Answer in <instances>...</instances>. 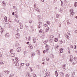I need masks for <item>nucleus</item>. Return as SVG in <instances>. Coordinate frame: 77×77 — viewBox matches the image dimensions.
Wrapping results in <instances>:
<instances>
[{"instance_id":"9b49d317","label":"nucleus","mask_w":77,"mask_h":77,"mask_svg":"<svg viewBox=\"0 0 77 77\" xmlns=\"http://www.w3.org/2000/svg\"><path fill=\"white\" fill-rule=\"evenodd\" d=\"M15 56V54L14 53H11V57H14Z\"/></svg>"},{"instance_id":"58836bf2","label":"nucleus","mask_w":77,"mask_h":77,"mask_svg":"<svg viewBox=\"0 0 77 77\" xmlns=\"http://www.w3.org/2000/svg\"><path fill=\"white\" fill-rule=\"evenodd\" d=\"M74 13L72 12L71 13V14H70V15H74Z\"/></svg>"},{"instance_id":"1a4fd4ad","label":"nucleus","mask_w":77,"mask_h":77,"mask_svg":"<svg viewBox=\"0 0 77 77\" xmlns=\"http://www.w3.org/2000/svg\"><path fill=\"white\" fill-rule=\"evenodd\" d=\"M45 47L47 48V50L49 49V47L48 46V45H45Z\"/></svg>"},{"instance_id":"cd10ccee","label":"nucleus","mask_w":77,"mask_h":77,"mask_svg":"<svg viewBox=\"0 0 77 77\" xmlns=\"http://www.w3.org/2000/svg\"><path fill=\"white\" fill-rule=\"evenodd\" d=\"M66 77H69V74L68 75V74H66Z\"/></svg>"},{"instance_id":"5701e85b","label":"nucleus","mask_w":77,"mask_h":77,"mask_svg":"<svg viewBox=\"0 0 77 77\" xmlns=\"http://www.w3.org/2000/svg\"><path fill=\"white\" fill-rule=\"evenodd\" d=\"M20 28L21 29H22L23 28V25L20 26Z\"/></svg>"},{"instance_id":"4468645a","label":"nucleus","mask_w":77,"mask_h":77,"mask_svg":"<svg viewBox=\"0 0 77 77\" xmlns=\"http://www.w3.org/2000/svg\"><path fill=\"white\" fill-rule=\"evenodd\" d=\"M63 48H61L60 49V53H63Z\"/></svg>"},{"instance_id":"6e6d98bb","label":"nucleus","mask_w":77,"mask_h":77,"mask_svg":"<svg viewBox=\"0 0 77 77\" xmlns=\"http://www.w3.org/2000/svg\"><path fill=\"white\" fill-rule=\"evenodd\" d=\"M29 42H27V43H26V44H29Z\"/></svg>"},{"instance_id":"c9c22d12","label":"nucleus","mask_w":77,"mask_h":77,"mask_svg":"<svg viewBox=\"0 0 77 77\" xmlns=\"http://www.w3.org/2000/svg\"><path fill=\"white\" fill-rule=\"evenodd\" d=\"M0 64H4V63H3L1 61H0Z\"/></svg>"},{"instance_id":"f704fd0d","label":"nucleus","mask_w":77,"mask_h":77,"mask_svg":"<svg viewBox=\"0 0 77 77\" xmlns=\"http://www.w3.org/2000/svg\"><path fill=\"white\" fill-rule=\"evenodd\" d=\"M66 38H67V39H69V37L68 35H67L66 36Z\"/></svg>"},{"instance_id":"6ab92c4d","label":"nucleus","mask_w":77,"mask_h":77,"mask_svg":"<svg viewBox=\"0 0 77 77\" xmlns=\"http://www.w3.org/2000/svg\"><path fill=\"white\" fill-rule=\"evenodd\" d=\"M74 6L75 7H76L77 6V2H75L74 4Z\"/></svg>"},{"instance_id":"603ef678","label":"nucleus","mask_w":77,"mask_h":77,"mask_svg":"<svg viewBox=\"0 0 77 77\" xmlns=\"http://www.w3.org/2000/svg\"><path fill=\"white\" fill-rule=\"evenodd\" d=\"M37 11H38V12H39V9H37Z\"/></svg>"},{"instance_id":"ddd939ff","label":"nucleus","mask_w":77,"mask_h":77,"mask_svg":"<svg viewBox=\"0 0 77 77\" xmlns=\"http://www.w3.org/2000/svg\"><path fill=\"white\" fill-rule=\"evenodd\" d=\"M39 32L40 33H42V32H43V31H42V29H40L39 30Z\"/></svg>"},{"instance_id":"680f3d73","label":"nucleus","mask_w":77,"mask_h":77,"mask_svg":"<svg viewBox=\"0 0 77 77\" xmlns=\"http://www.w3.org/2000/svg\"><path fill=\"white\" fill-rule=\"evenodd\" d=\"M45 64V63L43 62L42 63V64H43V65H44V64Z\"/></svg>"},{"instance_id":"0e129e2a","label":"nucleus","mask_w":77,"mask_h":77,"mask_svg":"<svg viewBox=\"0 0 77 77\" xmlns=\"http://www.w3.org/2000/svg\"><path fill=\"white\" fill-rule=\"evenodd\" d=\"M66 66V65H65L64 66H63V67H64L65 68V66Z\"/></svg>"},{"instance_id":"a211bd4d","label":"nucleus","mask_w":77,"mask_h":77,"mask_svg":"<svg viewBox=\"0 0 77 77\" xmlns=\"http://www.w3.org/2000/svg\"><path fill=\"white\" fill-rule=\"evenodd\" d=\"M33 42H34V43H35V42H36V39L35 38H34L33 39Z\"/></svg>"},{"instance_id":"3c124183","label":"nucleus","mask_w":77,"mask_h":77,"mask_svg":"<svg viewBox=\"0 0 77 77\" xmlns=\"http://www.w3.org/2000/svg\"><path fill=\"white\" fill-rule=\"evenodd\" d=\"M72 48H73V45H71V46H70Z\"/></svg>"},{"instance_id":"f257e3e1","label":"nucleus","mask_w":77,"mask_h":77,"mask_svg":"<svg viewBox=\"0 0 77 77\" xmlns=\"http://www.w3.org/2000/svg\"><path fill=\"white\" fill-rule=\"evenodd\" d=\"M14 63L15 64V66H19V63H18V62L15 61L14 62Z\"/></svg>"},{"instance_id":"4d7b16f0","label":"nucleus","mask_w":77,"mask_h":77,"mask_svg":"<svg viewBox=\"0 0 77 77\" xmlns=\"http://www.w3.org/2000/svg\"><path fill=\"white\" fill-rule=\"evenodd\" d=\"M12 15H14V12H13Z\"/></svg>"},{"instance_id":"bb28decb","label":"nucleus","mask_w":77,"mask_h":77,"mask_svg":"<svg viewBox=\"0 0 77 77\" xmlns=\"http://www.w3.org/2000/svg\"><path fill=\"white\" fill-rule=\"evenodd\" d=\"M59 47V45H57L56 47V48H55V49H58V48Z\"/></svg>"},{"instance_id":"7ed1b4c3","label":"nucleus","mask_w":77,"mask_h":77,"mask_svg":"<svg viewBox=\"0 0 77 77\" xmlns=\"http://www.w3.org/2000/svg\"><path fill=\"white\" fill-rule=\"evenodd\" d=\"M60 74L61 75V77H64V76H65L64 73H63V72H60Z\"/></svg>"},{"instance_id":"37998d69","label":"nucleus","mask_w":77,"mask_h":77,"mask_svg":"<svg viewBox=\"0 0 77 77\" xmlns=\"http://www.w3.org/2000/svg\"><path fill=\"white\" fill-rule=\"evenodd\" d=\"M11 76H14V75L13 74H11Z\"/></svg>"},{"instance_id":"e433bc0d","label":"nucleus","mask_w":77,"mask_h":77,"mask_svg":"<svg viewBox=\"0 0 77 77\" xmlns=\"http://www.w3.org/2000/svg\"><path fill=\"white\" fill-rule=\"evenodd\" d=\"M77 59V57H75L74 58V60H76Z\"/></svg>"},{"instance_id":"49530a36","label":"nucleus","mask_w":77,"mask_h":77,"mask_svg":"<svg viewBox=\"0 0 77 77\" xmlns=\"http://www.w3.org/2000/svg\"><path fill=\"white\" fill-rule=\"evenodd\" d=\"M75 72H73V73H72V75H75Z\"/></svg>"},{"instance_id":"5fc2aeb1","label":"nucleus","mask_w":77,"mask_h":77,"mask_svg":"<svg viewBox=\"0 0 77 77\" xmlns=\"http://www.w3.org/2000/svg\"><path fill=\"white\" fill-rule=\"evenodd\" d=\"M29 23H32V21H30Z\"/></svg>"},{"instance_id":"c756f323","label":"nucleus","mask_w":77,"mask_h":77,"mask_svg":"<svg viewBox=\"0 0 77 77\" xmlns=\"http://www.w3.org/2000/svg\"><path fill=\"white\" fill-rule=\"evenodd\" d=\"M2 55H3V54L0 52V57H2Z\"/></svg>"},{"instance_id":"412c9836","label":"nucleus","mask_w":77,"mask_h":77,"mask_svg":"<svg viewBox=\"0 0 77 77\" xmlns=\"http://www.w3.org/2000/svg\"><path fill=\"white\" fill-rule=\"evenodd\" d=\"M48 42V40H46L43 42V43L44 44H46V43Z\"/></svg>"},{"instance_id":"052dcab7","label":"nucleus","mask_w":77,"mask_h":77,"mask_svg":"<svg viewBox=\"0 0 77 77\" xmlns=\"http://www.w3.org/2000/svg\"><path fill=\"white\" fill-rule=\"evenodd\" d=\"M47 23L48 24H50V23L49 22Z\"/></svg>"},{"instance_id":"aec40b11","label":"nucleus","mask_w":77,"mask_h":77,"mask_svg":"<svg viewBox=\"0 0 77 77\" xmlns=\"http://www.w3.org/2000/svg\"><path fill=\"white\" fill-rule=\"evenodd\" d=\"M37 52L38 53V54L39 55H40V52L39 51V50H38L37 51Z\"/></svg>"},{"instance_id":"c85d7f7f","label":"nucleus","mask_w":77,"mask_h":77,"mask_svg":"<svg viewBox=\"0 0 77 77\" xmlns=\"http://www.w3.org/2000/svg\"><path fill=\"white\" fill-rule=\"evenodd\" d=\"M69 11L70 12H71L72 13V12H73V10H72V9H71Z\"/></svg>"},{"instance_id":"a18cd8bd","label":"nucleus","mask_w":77,"mask_h":77,"mask_svg":"<svg viewBox=\"0 0 77 77\" xmlns=\"http://www.w3.org/2000/svg\"><path fill=\"white\" fill-rule=\"evenodd\" d=\"M72 65H75V63H72Z\"/></svg>"},{"instance_id":"69168bd1","label":"nucleus","mask_w":77,"mask_h":77,"mask_svg":"<svg viewBox=\"0 0 77 77\" xmlns=\"http://www.w3.org/2000/svg\"><path fill=\"white\" fill-rule=\"evenodd\" d=\"M72 77H74V75H72Z\"/></svg>"},{"instance_id":"39448f33","label":"nucleus","mask_w":77,"mask_h":77,"mask_svg":"<svg viewBox=\"0 0 77 77\" xmlns=\"http://www.w3.org/2000/svg\"><path fill=\"white\" fill-rule=\"evenodd\" d=\"M16 37L17 38H20V34L19 33H17L16 35Z\"/></svg>"},{"instance_id":"b1692460","label":"nucleus","mask_w":77,"mask_h":77,"mask_svg":"<svg viewBox=\"0 0 77 77\" xmlns=\"http://www.w3.org/2000/svg\"><path fill=\"white\" fill-rule=\"evenodd\" d=\"M26 75H28V77H30V73H28V74H27Z\"/></svg>"},{"instance_id":"338daca9","label":"nucleus","mask_w":77,"mask_h":77,"mask_svg":"<svg viewBox=\"0 0 77 77\" xmlns=\"http://www.w3.org/2000/svg\"><path fill=\"white\" fill-rule=\"evenodd\" d=\"M12 60L14 61V59H12Z\"/></svg>"},{"instance_id":"a19ab883","label":"nucleus","mask_w":77,"mask_h":77,"mask_svg":"<svg viewBox=\"0 0 77 77\" xmlns=\"http://www.w3.org/2000/svg\"><path fill=\"white\" fill-rule=\"evenodd\" d=\"M38 27L39 29L41 27V26H40V25H38Z\"/></svg>"},{"instance_id":"dca6fc26","label":"nucleus","mask_w":77,"mask_h":77,"mask_svg":"<svg viewBox=\"0 0 77 77\" xmlns=\"http://www.w3.org/2000/svg\"><path fill=\"white\" fill-rule=\"evenodd\" d=\"M0 76L1 77H3V74L2 73H0Z\"/></svg>"},{"instance_id":"a878e982","label":"nucleus","mask_w":77,"mask_h":77,"mask_svg":"<svg viewBox=\"0 0 77 77\" xmlns=\"http://www.w3.org/2000/svg\"><path fill=\"white\" fill-rule=\"evenodd\" d=\"M45 27H48V25H47V24H45L44 25Z\"/></svg>"},{"instance_id":"6e6552de","label":"nucleus","mask_w":77,"mask_h":77,"mask_svg":"<svg viewBox=\"0 0 77 77\" xmlns=\"http://www.w3.org/2000/svg\"><path fill=\"white\" fill-rule=\"evenodd\" d=\"M55 75L56 77H57L58 76V73H57V70H56V71L55 72Z\"/></svg>"},{"instance_id":"473e14b6","label":"nucleus","mask_w":77,"mask_h":77,"mask_svg":"<svg viewBox=\"0 0 77 77\" xmlns=\"http://www.w3.org/2000/svg\"><path fill=\"white\" fill-rule=\"evenodd\" d=\"M30 69H31V72H32V71H33V69H32V68H30Z\"/></svg>"},{"instance_id":"20e7f679","label":"nucleus","mask_w":77,"mask_h":77,"mask_svg":"<svg viewBox=\"0 0 77 77\" xmlns=\"http://www.w3.org/2000/svg\"><path fill=\"white\" fill-rule=\"evenodd\" d=\"M50 72H46L45 74L46 76H50Z\"/></svg>"},{"instance_id":"e2e57ef3","label":"nucleus","mask_w":77,"mask_h":77,"mask_svg":"<svg viewBox=\"0 0 77 77\" xmlns=\"http://www.w3.org/2000/svg\"><path fill=\"white\" fill-rule=\"evenodd\" d=\"M42 2H44V0H41Z\"/></svg>"},{"instance_id":"ea45409f","label":"nucleus","mask_w":77,"mask_h":77,"mask_svg":"<svg viewBox=\"0 0 77 77\" xmlns=\"http://www.w3.org/2000/svg\"><path fill=\"white\" fill-rule=\"evenodd\" d=\"M14 51V50H13V49H11V50H10V53H11V52H12V51Z\"/></svg>"},{"instance_id":"c03bdc74","label":"nucleus","mask_w":77,"mask_h":77,"mask_svg":"<svg viewBox=\"0 0 77 77\" xmlns=\"http://www.w3.org/2000/svg\"><path fill=\"white\" fill-rule=\"evenodd\" d=\"M19 24H20V26H22V25H23L22 24V23H19Z\"/></svg>"},{"instance_id":"2eb2a0df","label":"nucleus","mask_w":77,"mask_h":77,"mask_svg":"<svg viewBox=\"0 0 77 77\" xmlns=\"http://www.w3.org/2000/svg\"><path fill=\"white\" fill-rule=\"evenodd\" d=\"M35 54L34 52H32V56H34Z\"/></svg>"},{"instance_id":"4be33fe9","label":"nucleus","mask_w":77,"mask_h":77,"mask_svg":"<svg viewBox=\"0 0 77 77\" xmlns=\"http://www.w3.org/2000/svg\"><path fill=\"white\" fill-rule=\"evenodd\" d=\"M24 63H22L20 65V66H24Z\"/></svg>"},{"instance_id":"864d4df0","label":"nucleus","mask_w":77,"mask_h":77,"mask_svg":"<svg viewBox=\"0 0 77 77\" xmlns=\"http://www.w3.org/2000/svg\"><path fill=\"white\" fill-rule=\"evenodd\" d=\"M64 71H65V68H63Z\"/></svg>"},{"instance_id":"774afa93","label":"nucleus","mask_w":77,"mask_h":77,"mask_svg":"<svg viewBox=\"0 0 77 77\" xmlns=\"http://www.w3.org/2000/svg\"><path fill=\"white\" fill-rule=\"evenodd\" d=\"M75 18H77V16H76L75 17Z\"/></svg>"},{"instance_id":"bf43d9fd","label":"nucleus","mask_w":77,"mask_h":77,"mask_svg":"<svg viewBox=\"0 0 77 77\" xmlns=\"http://www.w3.org/2000/svg\"><path fill=\"white\" fill-rule=\"evenodd\" d=\"M76 45H75V48H76Z\"/></svg>"},{"instance_id":"13d9d810","label":"nucleus","mask_w":77,"mask_h":77,"mask_svg":"<svg viewBox=\"0 0 77 77\" xmlns=\"http://www.w3.org/2000/svg\"><path fill=\"white\" fill-rule=\"evenodd\" d=\"M3 30L2 31V32H1L2 34V33H3Z\"/></svg>"},{"instance_id":"393cba45","label":"nucleus","mask_w":77,"mask_h":77,"mask_svg":"<svg viewBox=\"0 0 77 77\" xmlns=\"http://www.w3.org/2000/svg\"><path fill=\"white\" fill-rule=\"evenodd\" d=\"M46 52H47V50H45L44 51H43L44 54H45L46 53Z\"/></svg>"},{"instance_id":"de8ad7c7","label":"nucleus","mask_w":77,"mask_h":77,"mask_svg":"<svg viewBox=\"0 0 77 77\" xmlns=\"http://www.w3.org/2000/svg\"><path fill=\"white\" fill-rule=\"evenodd\" d=\"M30 48H31V49H32L33 48V47L32 46H30Z\"/></svg>"},{"instance_id":"4c0bfd02","label":"nucleus","mask_w":77,"mask_h":77,"mask_svg":"<svg viewBox=\"0 0 77 77\" xmlns=\"http://www.w3.org/2000/svg\"><path fill=\"white\" fill-rule=\"evenodd\" d=\"M26 66H29V63H27L26 64Z\"/></svg>"},{"instance_id":"09e8293b","label":"nucleus","mask_w":77,"mask_h":77,"mask_svg":"<svg viewBox=\"0 0 77 77\" xmlns=\"http://www.w3.org/2000/svg\"><path fill=\"white\" fill-rule=\"evenodd\" d=\"M2 3H3V4H5V2L4 1H3L2 2Z\"/></svg>"},{"instance_id":"423d86ee","label":"nucleus","mask_w":77,"mask_h":77,"mask_svg":"<svg viewBox=\"0 0 77 77\" xmlns=\"http://www.w3.org/2000/svg\"><path fill=\"white\" fill-rule=\"evenodd\" d=\"M5 36L6 38H8L9 37V33H6L5 34Z\"/></svg>"},{"instance_id":"79ce46f5","label":"nucleus","mask_w":77,"mask_h":77,"mask_svg":"<svg viewBox=\"0 0 77 77\" xmlns=\"http://www.w3.org/2000/svg\"><path fill=\"white\" fill-rule=\"evenodd\" d=\"M5 73H8V72L7 71H5Z\"/></svg>"},{"instance_id":"f3484780","label":"nucleus","mask_w":77,"mask_h":77,"mask_svg":"<svg viewBox=\"0 0 77 77\" xmlns=\"http://www.w3.org/2000/svg\"><path fill=\"white\" fill-rule=\"evenodd\" d=\"M54 35H51L50 36V37L51 38H54Z\"/></svg>"},{"instance_id":"8fccbe9b","label":"nucleus","mask_w":77,"mask_h":77,"mask_svg":"<svg viewBox=\"0 0 77 77\" xmlns=\"http://www.w3.org/2000/svg\"><path fill=\"white\" fill-rule=\"evenodd\" d=\"M42 60V61H44L45 60V59L44 58H43Z\"/></svg>"},{"instance_id":"f8f14e48","label":"nucleus","mask_w":77,"mask_h":77,"mask_svg":"<svg viewBox=\"0 0 77 77\" xmlns=\"http://www.w3.org/2000/svg\"><path fill=\"white\" fill-rule=\"evenodd\" d=\"M15 60H16V61H17V62H18V61H19V60H18V57H16L15 58Z\"/></svg>"},{"instance_id":"0eeeda50","label":"nucleus","mask_w":77,"mask_h":77,"mask_svg":"<svg viewBox=\"0 0 77 77\" xmlns=\"http://www.w3.org/2000/svg\"><path fill=\"white\" fill-rule=\"evenodd\" d=\"M49 29H50V28L49 27H48L47 29H46V30L45 31V32H48V31L49 30Z\"/></svg>"},{"instance_id":"f03ea898","label":"nucleus","mask_w":77,"mask_h":77,"mask_svg":"<svg viewBox=\"0 0 77 77\" xmlns=\"http://www.w3.org/2000/svg\"><path fill=\"white\" fill-rule=\"evenodd\" d=\"M21 50V47H19L17 49V52H20Z\"/></svg>"},{"instance_id":"72a5a7b5","label":"nucleus","mask_w":77,"mask_h":77,"mask_svg":"<svg viewBox=\"0 0 77 77\" xmlns=\"http://www.w3.org/2000/svg\"><path fill=\"white\" fill-rule=\"evenodd\" d=\"M32 74H33V75L34 77H36V75L35 74H34L33 73Z\"/></svg>"},{"instance_id":"9d476101","label":"nucleus","mask_w":77,"mask_h":77,"mask_svg":"<svg viewBox=\"0 0 77 77\" xmlns=\"http://www.w3.org/2000/svg\"><path fill=\"white\" fill-rule=\"evenodd\" d=\"M54 41L55 42H57L58 41V38H54Z\"/></svg>"},{"instance_id":"2f4dec72","label":"nucleus","mask_w":77,"mask_h":77,"mask_svg":"<svg viewBox=\"0 0 77 77\" xmlns=\"http://www.w3.org/2000/svg\"><path fill=\"white\" fill-rule=\"evenodd\" d=\"M4 19L5 21H6L7 20V17H5Z\"/></svg>"},{"instance_id":"7c9ffc66","label":"nucleus","mask_w":77,"mask_h":77,"mask_svg":"<svg viewBox=\"0 0 77 77\" xmlns=\"http://www.w3.org/2000/svg\"><path fill=\"white\" fill-rule=\"evenodd\" d=\"M42 22H39V25H42Z\"/></svg>"}]
</instances>
